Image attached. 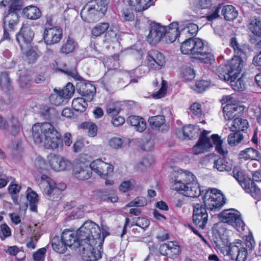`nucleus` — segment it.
Listing matches in <instances>:
<instances>
[{
	"mask_svg": "<svg viewBox=\"0 0 261 261\" xmlns=\"http://www.w3.org/2000/svg\"><path fill=\"white\" fill-rule=\"evenodd\" d=\"M99 232L98 225L92 221H86L79 229L80 252L83 260L96 261L101 258L102 239L99 238Z\"/></svg>",
	"mask_w": 261,
	"mask_h": 261,
	"instance_id": "nucleus-1",
	"label": "nucleus"
},
{
	"mask_svg": "<svg viewBox=\"0 0 261 261\" xmlns=\"http://www.w3.org/2000/svg\"><path fill=\"white\" fill-rule=\"evenodd\" d=\"M32 130V137L36 144L51 149H56L62 146L61 135L51 123H35Z\"/></svg>",
	"mask_w": 261,
	"mask_h": 261,
	"instance_id": "nucleus-2",
	"label": "nucleus"
},
{
	"mask_svg": "<svg viewBox=\"0 0 261 261\" xmlns=\"http://www.w3.org/2000/svg\"><path fill=\"white\" fill-rule=\"evenodd\" d=\"M172 189L190 197H197L201 194L200 186L193 173L181 169L175 172Z\"/></svg>",
	"mask_w": 261,
	"mask_h": 261,
	"instance_id": "nucleus-3",
	"label": "nucleus"
},
{
	"mask_svg": "<svg viewBox=\"0 0 261 261\" xmlns=\"http://www.w3.org/2000/svg\"><path fill=\"white\" fill-rule=\"evenodd\" d=\"M210 133V131L206 130H203L201 133L198 141L192 148V152L194 154L202 153L208 151L215 145L217 152L225 155V152L222 146L223 141L220 137L217 134H213L209 138L207 135Z\"/></svg>",
	"mask_w": 261,
	"mask_h": 261,
	"instance_id": "nucleus-4",
	"label": "nucleus"
},
{
	"mask_svg": "<svg viewBox=\"0 0 261 261\" xmlns=\"http://www.w3.org/2000/svg\"><path fill=\"white\" fill-rule=\"evenodd\" d=\"M229 225L232 226L238 232L244 235L246 246L248 249L252 250L255 245L252 234L250 231L247 232L248 227L242 220L240 213L234 208H229Z\"/></svg>",
	"mask_w": 261,
	"mask_h": 261,
	"instance_id": "nucleus-5",
	"label": "nucleus"
},
{
	"mask_svg": "<svg viewBox=\"0 0 261 261\" xmlns=\"http://www.w3.org/2000/svg\"><path fill=\"white\" fill-rule=\"evenodd\" d=\"M233 177L236 179L246 192L249 193L254 198L261 199V190L256 187L255 183L249 178H246L239 168L233 169Z\"/></svg>",
	"mask_w": 261,
	"mask_h": 261,
	"instance_id": "nucleus-6",
	"label": "nucleus"
},
{
	"mask_svg": "<svg viewBox=\"0 0 261 261\" xmlns=\"http://www.w3.org/2000/svg\"><path fill=\"white\" fill-rule=\"evenodd\" d=\"M205 206L211 211L219 210L226 203L224 195L215 188L209 189L203 197Z\"/></svg>",
	"mask_w": 261,
	"mask_h": 261,
	"instance_id": "nucleus-7",
	"label": "nucleus"
},
{
	"mask_svg": "<svg viewBox=\"0 0 261 261\" xmlns=\"http://www.w3.org/2000/svg\"><path fill=\"white\" fill-rule=\"evenodd\" d=\"M194 47L192 49L193 58L203 60L205 63H211L214 61V55L207 46H205L203 41L198 38L193 39Z\"/></svg>",
	"mask_w": 261,
	"mask_h": 261,
	"instance_id": "nucleus-8",
	"label": "nucleus"
},
{
	"mask_svg": "<svg viewBox=\"0 0 261 261\" xmlns=\"http://www.w3.org/2000/svg\"><path fill=\"white\" fill-rule=\"evenodd\" d=\"M39 184L43 193L49 198L53 197V200H57L60 198L61 189L57 186L55 181L47 175L44 174L41 175Z\"/></svg>",
	"mask_w": 261,
	"mask_h": 261,
	"instance_id": "nucleus-9",
	"label": "nucleus"
},
{
	"mask_svg": "<svg viewBox=\"0 0 261 261\" xmlns=\"http://www.w3.org/2000/svg\"><path fill=\"white\" fill-rule=\"evenodd\" d=\"M47 161L50 168L58 172L69 170L72 166L71 162L68 159L53 153L47 156Z\"/></svg>",
	"mask_w": 261,
	"mask_h": 261,
	"instance_id": "nucleus-10",
	"label": "nucleus"
},
{
	"mask_svg": "<svg viewBox=\"0 0 261 261\" xmlns=\"http://www.w3.org/2000/svg\"><path fill=\"white\" fill-rule=\"evenodd\" d=\"M90 168L91 170L103 178L111 174L114 170L112 164L105 162L101 159H97L92 162L90 164Z\"/></svg>",
	"mask_w": 261,
	"mask_h": 261,
	"instance_id": "nucleus-11",
	"label": "nucleus"
},
{
	"mask_svg": "<svg viewBox=\"0 0 261 261\" xmlns=\"http://www.w3.org/2000/svg\"><path fill=\"white\" fill-rule=\"evenodd\" d=\"M208 220V214L205 206L197 203L193 206V221L198 227L203 228Z\"/></svg>",
	"mask_w": 261,
	"mask_h": 261,
	"instance_id": "nucleus-12",
	"label": "nucleus"
},
{
	"mask_svg": "<svg viewBox=\"0 0 261 261\" xmlns=\"http://www.w3.org/2000/svg\"><path fill=\"white\" fill-rule=\"evenodd\" d=\"M63 37L62 30L58 27L45 28L43 33V39L46 45L58 43Z\"/></svg>",
	"mask_w": 261,
	"mask_h": 261,
	"instance_id": "nucleus-13",
	"label": "nucleus"
},
{
	"mask_svg": "<svg viewBox=\"0 0 261 261\" xmlns=\"http://www.w3.org/2000/svg\"><path fill=\"white\" fill-rule=\"evenodd\" d=\"M241 240H238L235 243L229 244V255L232 259L236 261H246L247 257V250L242 246Z\"/></svg>",
	"mask_w": 261,
	"mask_h": 261,
	"instance_id": "nucleus-14",
	"label": "nucleus"
},
{
	"mask_svg": "<svg viewBox=\"0 0 261 261\" xmlns=\"http://www.w3.org/2000/svg\"><path fill=\"white\" fill-rule=\"evenodd\" d=\"M159 250L163 255L175 259L180 254L181 248L177 243L170 241L161 245Z\"/></svg>",
	"mask_w": 261,
	"mask_h": 261,
	"instance_id": "nucleus-15",
	"label": "nucleus"
},
{
	"mask_svg": "<svg viewBox=\"0 0 261 261\" xmlns=\"http://www.w3.org/2000/svg\"><path fill=\"white\" fill-rule=\"evenodd\" d=\"M165 33V27L155 22L150 23L149 34L147 37V42L152 45H155L161 39Z\"/></svg>",
	"mask_w": 261,
	"mask_h": 261,
	"instance_id": "nucleus-16",
	"label": "nucleus"
},
{
	"mask_svg": "<svg viewBox=\"0 0 261 261\" xmlns=\"http://www.w3.org/2000/svg\"><path fill=\"white\" fill-rule=\"evenodd\" d=\"M165 58L164 55L158 50H151L147 56L148 66L155 70L161 69L165 65Z\"/></svg>",
	"mask_w": 261,
	"mask_h": 261,
	"instance_id": "nucleus-17",
	"label": "nucleus"
},
{
	"mask_svg": "<svg viewBox=\"0 0 261 261\" xmlns=\"http://www.w3.org/2000/svg\"><path fill=\"white\" fill-rule=\"evenodd\" d=\"M78 233L79 229L76 234L72 231L67 230L63 232L61 237L67 247L74 249L79 247L81 244Z\"/></svg>",
	"mask_w": 261,
	"mask_h": 261,
	"instance_id": "nucleus-18",
	"label": "nucleus"
},
{
	"mask_svg": "<svg viewBox=\"0 0 261 261\" xmlns=\"http://www.w3.org/2000/svg\"><path fill=\"white\" fill-rule=\"evenodd\" d=\"M198 131L199 128L197 126L190 124L177 130L176 135L181 139H191L198 136Z\"/></svg>",
	"mask_w": 261,
	"mask_h": 261,
	"instance_id": "nucleus-19",
	"label": "nucleus"
},
{
	"mask_svg": "<svg viewBox=\"0 0 261 261\" xmlns=\"http://www.w3.org/2000/svg\"><path fill=\"white\" fill-rule=\"evenodd\" d=\"M129 223L130 221L129 218H126L125 219L123 229L121 235L122 238L126 233L127 227H130L134 226H137L139 227L142 230H144L148 227L150 224L149 221L148 219L143 217H138L137 218L134 219L130 225L129 224Z\"/></svg>",
	"mask_w": 261,
	"mask_h": 261,
	"instance_id": "nucleus-20",
	"label": "nucleus"
},
{
	"mask_svg": "<svg viewBox=\"0 0 261 261\" xmlns=\"http://www.w3.org/2000/svg\"><path fill=\"white\" fill-rule=\"evenodd\" d=\"M87 165L83 163L76 165L73 170V175L80 180H87L92 175L91 170Z\"/></svg>",
	"mask_w": 261,
	"mask_h": 261,
	"instance_id": "nucleus-21",
	"label": "nucleus"
},
{
	"mask_svg": "<svg viewBox=\"0 0 261 261\" xmlns=\"http://www.w3.org/2000/svg\"><path fill=\"white\" fill-rule=\"evenodd\" d=\"M241 56L235 55L229 62V78L239 76L243 68V61Z\"/></svg>",
	"mask_w": 261,
	"mask_h": 261,
	"instance_id": "nucleus-22",
	"label": "nucleus"
},
{
	"mask_svg": "<svg viewBox=\"0 0 261 261\" xmlns=\"http://www.w3.org/2000/svg\"><path fill=\"white\" fill-rule=\"evenodd\" d=\"M178 29V23L177 22H173L167 28H165L164 36L167 43L173 42L178 36L179 37L180 31Z\"/></svg>",
	"mask_w": 261,
	"mask_h": 261,
	"instance_id": "nucleus-23",
	"label": "nucleus"
},
{
	"mask_svg": "<svg viewBox=\"0 0 261 261\" xmlns=\"http://www.w3.org/2000/svg\"><path fill=\"white\" fill-rule=\"evenodd\" d=\"M19 22V16L17 12H9L3 19L4 29L8 30H14Z\"/></svg>",
	"mask_w": 261,
	"mask_h": 261,
	"instance_id": "nucleus-24",
	"label": "nucleus"
},
{
	"mask_svg": "<svg viewBox=\"0 0 261 261\" xmlns=\"http://www.w3.org/2000/svg\"><path fill=\"white\" fill-rule=\"evenodd\" d=\"M218 61L220 65L217 69L216 73L220 79L226 82L228 80V62L224 60L222 56L218 57Z\"/></svg>",
	"mask_w": 261,
	"mask_h": 261,
	"instance_id": "nucleus-25",
	"label": "nucleus"
},
{
	"mask_svg": "<svg viewBox=\"0 0 261 261\" xmlns=\"http://www.w3.org/2000/svg\"><path fill=\"white\" fill-rule=\"evenodd\" d=\"M180 28L179 37L183 38H192V37L196 35L198 31V25L193 23H189L182 28L180 25Z\"/></svg>",
	"mask_w": 261,
	"mask_h": 261,
	"instance_id": "nucleus-26",
	"label": "nucleus"
},
{
	"mask_svg": "<svg viewBox=\"0 0 261 261\" xmlns=\"http://www.w3.org/2000/svg\"><path fill=\"white\" fill-rule=\"evenodd\" d=\"M245 108V106L238 101L232 103V98L229 97V119L230 116L233 118L241 116Z\"/></svg>",
	"mask_w": 261,
	"mask_h": 261,
	"instance_id": "nucleus-27",
	"label": "nucleus"
},
{
	"mask_svg": "<svg viewBox=\"0 0 261 261\" xmlns=\"http://www.w3.org/2000/svg\"><path fill=\"white\" fill-rule=\"evenodd\" d=\"M127 121L139 132H143L146 128V123L145 120L139 116H130L128 118Z\"/></svg>",
	"mask_w": 261,
	"mask_h": 261,
	"instance_id": "nucleus-28",
	"label": "nucleus"
},
{
	"mask_svg": "<svg viewBox=\"0 0 261 261\" xmlns=\"http://www.w3.org/2000/svg\"><path fill=\"white\" fill-rule=\"evenodd\" d=\"M129 4L137 12H142L150 7L153 0H128Z\"/></svg>",
	"mask_w": 261,
	"mask_h": 261,
	"instance_id": "nucleus-29",
	"label": "nucleus"
},
{
	"mask_svg": "<svg viewBox=\"0 0 261 261\" xmlns=\"http://www.w3.org/2000/svg\"><path fill=\"white\" fill-rule=\"evenodd\" d=\"M34 36V33L31 30L30 27L23 25L20 30V34L17 37V39L20 38L26 43H30Z\"/></svg>",
	"mask_w": 261,
	"mask_h": 261,
	"instance_id": "nucleus-30",
	"label": "nucleus"
},
{
	"mask_svg": "<svg viewBox=\"0 0 261 261\" xmlns=\"http://www.w3.org/2000/svg\"><path fill=\"white\" fill-rule=\"evenodd\" d=\"M23 13L28 19L36 20L41 15L40 10L37 7L32 5L26 7L23 10Z\"/></svg>",
	"mask_w": 261,
	"mask_h": 261,
	"instance_id": "nucleus-31",
	"label": "nucleus"
},
{
	"mask_svg": "<svg viewBox=\"0 0 261 261\" xmlns=\"http://www.w3.org/2000/svg\"><path fill=\"white\" fill-rule=\"evenodd\" d=\"M8 5L9 6V12H17L22 8L20 0H0V6L6 7Z\"/></svg>",
	"mask_w": 261,
	"mask_h": 261,
	"instance_id": "nucleus-32",
	"label": "nucleus"
},
{
	"mask_svg": "<svg viewBox=\"0 0 261 261\" xmlns=\"http://www.w3.org/2000/svg\"><path fill=\"white\" fill-rule=\"evenodd\" d=\"M232 126L230 127L232 132L244 131L248 128V123L247 120L237 117L232 122Z\"/></svg>",
	"mask_w": 261,
	"mask_h": 261,
	"instance_id": "nucleus-33",
	"label": "nucleus"
},
{
	"mask_svg": "<svg viewBox=\"0 0 261 261\" xmlns=\"http://www.w3.org/2000/svg\"><path fill=\"white\" fill-rule=\"evenodd\" d=\"M239 155L247 160H257L260 158V153L258 151L251 147L241 151Z\"/></svg>",
	"mask_w": 261,
	"mask_h": 261,
	"instance_id": "nucleus-34",
	"label": "nucleus"
},
{
	"mask_svg": "<svg viewBox=\"0 0 261 261\" xmlns=\"http://www.w3.org/2000/svg\"><path fill=\"white\" fill-rule=\"evenodd\" d=\"M37 227L38 225L37 224H35L34 226L32 227L33 230L32 236L30 237L26 244V246L28 248L34 249L36 247V244L40 236V230Z\"/></svg>",
	"mask_w": 261,
	"mask_h": 261,
	"instance_id": "nucleus-35",
	"label": "nucleus"
},
{
	"mask_svg": "<svg viewBox=\"0 0 261 261\" xmlns=\"http://www.w3.org/2000/svg\"><path fill=\"white\" fill-rule=\"evenodd\" d=\"M52 246L54 250L59 253H65L67 247L62 237L61 239L59 237L54 238L52 241Z\"/></svg>",
	"mask_w": 261,
	"mask_h": 261,
	"instance_id": "nucleus-36",
	"label": "nucleus"
},
{
	"mask_svg": "<svg viewBox=\"0 0 261 261\" xmlns=\"http://www.w3.org/2000/svg\"><path fill=\"white\" fill-rule=\"evenodd\" d=\"M87 107V102L83 98H75L72 100V107L77 112H83L86 110Z\"/></svg>",
	"mask_w": 261,
	"mask_h": 261,
	"instance_id": "nucleus-37",
	"label": "nucleus"
},
{
	"mask_svg": "<svg viewBox=\"0 0 261 261\" xmlns=\"http://www.w3.org/2000/svg\"><path fill=\"white\" fill-rule=\"evenodd\" d=\"M31 190L30 188L27 189L28 194L27 198L30 202V208L31 211L36 212L37 211V206L36 204L38 202V196L36 193L34 191H30Z\"/></svg>",
	"mask_w": 261,
	"mask_h": 261,
	"instance_id": "nucleus-38",
	"label": "nucleus"
},
{
	"mask_svg": "<svg viewBox=\"0 0 261 261\" xmlns=\"http://www.w3.org/2000/svg\"><path fill=\"white\" fill-rule=\"evenodd\" d=\"M230 45L233 48L234 53L236 56H241L245 53V47L243 44L239 42L235 37H233L230 39Z\"/></svg>",
	"mask_w": 261,
	"mask_h": 261,
	"instance_id": "nucleus-39",
	"label": "nucleus"
},
{
	"mask_svg": "<svg viewBox=\"0 0 261 261\" xmlns=\"http://www.w3.org/2000/svg\"><path fill=\"white\" fill-rule=\"evenodd\" d=\"M238 76H234L232 78H229L230 85L234 90L242 91L245 89V83L242 76L236 80Z\"/></svg>",
	"mask_w": 261,
	"mask_h": 261,
	"instance_id": "nucleus-40",
	"label": "nucleus"
},
{
	"mask_svg": "<svg viewBox=\"0 0 261 261\" xmlns=\"http://www.w3.org/2000/svg\"><path fill=\"white\" fill-rule=\"evenodd\" d=\"M148 121L153 129H158L165 124V119L163 115H157L149 117Z\"/></svg>",
	"mask_w": 261,
	"mask_h": 261,
	"instance_id": "nucleus-41",
	"label": "nucleus"
},
{
	"mask_svg": "<svg viewBox=\"0 0 261 261\" xmlns=\"http://www.w3.org/2000/svg\"><path fill=\"white\" fill-rule=\"evenodd\" d=\"M109 24L107 22L98 23L92 29V36L94 37L100 36L109 29Z\"/></svg>",
	"mask_w": 261,
	"mask_h": 261,
	"instance_id": "nucleus-42",
	"label": "nucleus"
},
{
	"mask_svg": "<svg viewBox=\"0 0 261 261\" xmlns=\"http://www.w3.org/2000/svg\"><path fill=\"white\" fill-rule=\"evenodd\" d=\"M80 91L83 96L89 97V99L91 100L95 93L96 88L91 84H86L82 86Z\"/></svg>",
	"mask_w": 261,
	"mask_h": 261,
	"instance_id": "nucleus-43",
	"label": "nucleus"
},
{
	"mask_svg": "<svg viewBox=\"0 0 261 261\" xmlns=\"http://www.w3.org/2000/svg\"><path fill=\"white\" fill-rule=\"evenodd\" d=\"M86 13L87 18L86 19L88 22L97 21L100 17L102 16L99 11H97L96 9H95L93 6L88 8Z\"/></svg>",
	"mask_w": 261,
	"mask_h": 261,
	"instance_id": "nucleus-44",
	"label": "nucleus"
},
{
	"mask_svg": "<svg viewBox=\"0 0 261 261\" xmlns=\"http://www.w3.org/2000/svg\"><path fill=\"white\" fill-rule=\"evenodd\" d=\"M193 39L188 38L184 41L180 46V50L184 54H192L193 45Z\"/></svg>",
	"mask_w": 261,
	"mask_h": 261,
	"instance_id": "nucleus-45",
	"label": "nucleus"
},
{
	"mask_svg": "<svg viewBox=\"0 0 261 261\" xmlns=\"http://www.w3.org/2000/svg\"><path fill=\"white\" fill-rule=\"evenodd\" d=\"M54 93L50 95L49 97L50 102L56 106L61 105L64 101V97L61 94L59 90L57 88L54 89Z\"/></svg>",
	"mask_w": 261,
	"mask_h": 261,
	"instance_id": "nucleus-46",
	"label": "nucleus"
},
{
	"mask_svg": "<svg viewBox=\"0 0 261 261\" xmlns=\"http://www.w3.org/2000/svg\"><path fill=\"white\" fill-rule=\"evenodd\" d=\"M249 29L255 35L261 36V21L255 18L250 23Z\"/></svg>",
	"mask_w": 261,
	"mask_h": 261,
	"instance_id": "nucleus-47",
	"label": "nucleus"
},
{
	"mask_svg": "<svg viewBox=\"0 0 261 261\" xmlns=\"http://www.w3.org/2000/svg\"><path fill=\"white\" fill-rule=\"evenodd\" d=\"M60 93L62 95L64 98L71 97L74 93L75 89L72 84L68 83L62 89H58Z\"/></svg>",
	"mask_w": 261,
	"mask_h": 261,
	"instance_id": "nucleus-48",
	"label": "nucleus"
},
{
	"mask_svg": "<svg viewBox=\"0 0 261 261\" xmlns=\"http://www.w3.org/2000/svg\"><path fill=\"white\" fill-rule=\"evenodd\" d=\"M243 135L239 132H233L229 134V146H235L238 145L243 140Z\"/></svg>",
	"mask_w": 261,
	"mask_h": 261,
	"instance_id": "nucleus-49",
	"label": "nucleus"
},
{
	"mask_svg": "<svg viewBox=\"0 0 261 261\" xmlns=\"http://www.w3.org/2000/svg\"><path fill=\"white\" fill-rule=\"evenodd\" d=\"M10 81L8 74L6 72L0 73V87L3 90L7 91L10 87Z\"/></svg>",
	"mask_w": 261,
	"mask_h": 261,
	"instance_id": "nucleus-50",
	"label": "nucleus"
},
{
	"mask_svg": "<svg viewBox=\"0 0 261 261\" xmlns=\"http://www.w3.org/2000/svg\"><path fill=\"white\" fill-rule=\"evenodd\" d=\"M75 47V43L74 40L69 38L66 42L63 44L60 48V52L62 54H68L72 52Z\"/></svg>",
	"mask_w": 261,
	"mask_h": 261,
	"instance_id": "nucleus-51",
	"label": "nucleus"
},
{
	"mask_svg": "<svg viewBox=\"0 0 261 261\" xmlns=\"http://www.w3.org/2000/svg\"><path fill=\"white\" fill-rule=\"evenodd\" d=\"M225 155H222L223 158L218 159L215 162V167L220 171H226L228 168L227 162L226 161V155L227 154V151H225Z\"/></svg>",
	"mask_w": 261,
	"mask_h": 261,
	"instance_id": "nucleus-52",
	"label": "nucleus"
},
{
	"mask_svg": "<svg viewBox=\"0 0 261 261\" xmlns=\"http://www.w3.org/2000/svg\"><path fill=\"white\" fill-rule=\"evenodd\" d=\"M218 231L220 236L221 238V239L223 240L227 241L228 237V231L227 229L228 223L219 222L218 224Z\"/></svg>",
	"mask_w": 261,
	"mask_h": 261,
	"instance_id": "nucleus-53",
	"label": "nucleus"
},
{
	"mask_svg": "<svg viewBox=\"0 0 261 261\" xmlns=\"http://www.w3.org/2000/svg\"><path fill=\"white\" fill-rule=\"evenodd\" d=\"M81 127L82 128L88 129V135L90 137H93L97 134V126L93 123L89 122L82 123L81 124Z\"/></svg>",
	"mask_w": 261,
	"mask_h": 261,
	"instance_id": "nucleus-54",
	"label": "nucleus"
},
{
	"mask_svg": "<svg viewBox=\"0 0 261 261\" xmlns=\"http://www.w3.org/2000/svg\"><path fill=\"white\" fill-rule=\"evenodd\" d=\"M108 2L107 0H95V4L92 6L95 9L99 11L101 15H103L107 10Z\"/></svg>",
	"mask_w": 261,
	"mask_h": 261,
	"instance_id": "nucleus-55",
	"label": "nucleus"
},
{
	"mask_svg": "<svg viewBox=\"0 0 261 261\" xmlns=\"http://www.w3.org/2000/svg\"><path fill=\"white\" fill-rule=\"evenodd\" d=\"M119 56L115 55L113 57L109 58L105 62V66L109 69H116L119 66Z\"/></svg>",
	"mask_w": 261,
	"mask_h": 261,
	"instance_id": "nucleus-56",
	"label": "nucleus"
},
{
	"mask_svg": "<svg viewBox=\"0 0 261 261\" xmlns=\"http://www.w3.org/2000/svg\"><path fill=\"white\" fill-rule=\"evenodd\" d=\"M191 5L198 9H208L212 4L211 0H194Z\"/></svg>",
	"mask_w": 261,
	"mask_h": 261,
	"instance_id": "nucleus-57",
	"label": "nucleus"
},
{
	"mask_svg": "<svg viewBox=\"0 0 261 261\" xmlns=\"http://www.w3.org/2000/svg\"><path fill=\"white\" fill-rule=\"evenodd\" d=\"M147 204L145 198L143 197H137L129 202L126 206L127 207H140L144 206Z\"/></svg>",
	"mask_w": 261,
	"mask_h": 261,
	"instance_id": "nucleus-58",
	"label": "nucleus"
},
{
	"mask_svg": "<svg viewBox=\"0 0 261 261\" xmlns=\"http://www.w3.org/2000/svg\"><path fill=\"white\" fill-rule=\"evenodd\" d=\"M123 142L121 138L113 137L108 141V145L113 149H118L122 147Z\"/></svg>",
	"mask_w": 261,
	"mask_h": 261,
	"instance_id": "nucleus-59",
	"label": "nucleus"
},
{
	"mask_svg": "<svg viewBox=\"0 0 261 261\" xmlns=\"http://www.w3.org/2000/svg\"><path fill=\"white\" fill-rule=\"evenodd\" d=\"M121 17L125 21H133L135 18V16L130 9L124 8L121 12Z\"/></svg>",
	"mask_w": 261,
	"mask_h": 261,
	"instance_id": "nucleus-60",
	"label": "nucleus"
},
{
	"mask_svg": "<svg viewBox=\"0 0 261 261\" xmlns=\"http://www.w3.org/2000/svg\"><path fill=\"white\" fill-rule=\"evenodd\" d=\"M210 83L208 81L204 80H201L197 81L195 84L194 90L198 93L202 92L205 90L208 87Z\"/></svg>",
	"mask_w": 261,
	"mask_h": 261,
	"instance_id": "nucleus-61",
	"label": "nucleus"
},
{
	"mask_svg": "<svg viewBox=\"0 0 261 261\" xmlns=\"http://www.w3.org/2000/svg\"><path fill=\"white\" fill-rule=\"evenodd\" d=\"M35 165L38 171L41 173L47 169L45 161L41 157H37L36 159Z\"/></svg>",
	"mask_w": 261,
	"mask_h": 261,
	"instance_id": "nucleus-62",
	"label": "nucleus"
},
{
	"mask_svg": "<svg viewBox=\"0 0 261 261\" xmlns=\"http://www.w3.org/2000/svg\"><path fill=\"white\" fill-rule=\"evenodd\" d=\"M135 181L133 179L123 181L119 187L120 191L125 192L131 190L134 186Z\"/></svg>",
	"mask_w": 261,
	"mask_h": 261,
	"instance_id": "nucleus-63",
	"label": "nucleus"
},
{
	"mask_svg": "<svg viewBox=\"0 0 261 261\" xmlns=\"http://www.w3.org/2000/svg\"><path fill=\"white\" fill-rule=\"evenodd\" d=\"M117 31L116 30H110L105 35V40L108 42H115L118 40Z\"/></svg>",
	"mask_w": 261,
	"mask_h": 261,
	"instance_id": "nucleus-64",
	"label": "nucleus"
}]
</instances>
